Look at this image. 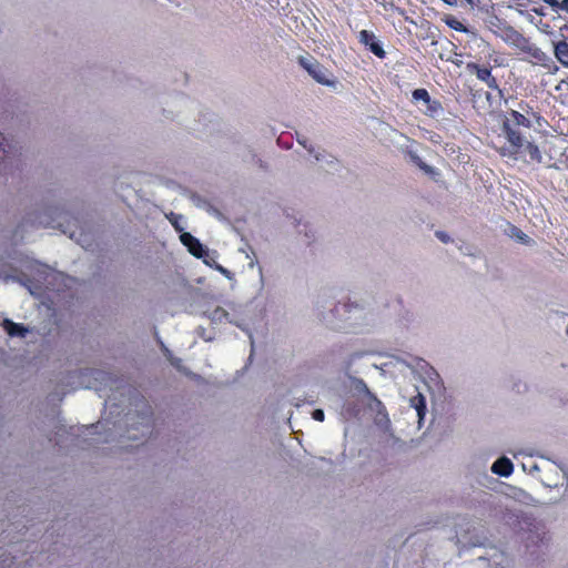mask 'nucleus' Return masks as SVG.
Returning a JSON list of instances; mask_svg holds the SVG:
<instances>
[{
    "label": "nucleus",
    "mask_w": 568,
    "mask_h": 568,
    "mask_svg": "<svg viewBox=\"0 0 568 568\" xmlns=\"http://www.w3.org/2000/svg\"><path fill=\"white\" fill-rule=\"evenodd\" d=\"M503 133L505 134L508 145L500 149V154L503 156L517 159L518 153L525 145L526 138L521 134L519 128L511 126L509 123H503Z\"/></svg>",
    "instance_id": "nucleus-1"
},
{
    "label": "nucleus",
    "mask_w": 568,
    "mask_h": 568,
    "mask_svg": "<svg viewBox=\"0 0 568 568\" xmlns=\"http://www.w3.org/2000/svg\"><path fill=\"white\" fill-rule=\"evenodd\" d=\"M150 420L151 408L143 399H140L136 403V409L134 412L130 409L123 417L125 426H130L136 429L141 427L146 432L150 428Z\"/></svg>",
    "instance_id": "nucleus-2"
},
{
    "label": "nucleus",
    "mask_w": 568,
    "mask_h": 568,
    "mask_svg": "<svg viewBox=\"0 0 568 568\" xmlns=\"http://www.w3.org/2000/svg\"><path fill=\"white\" fill-rule=\"evenodd\" d=\"M567 479L566 470L557 463L546 458L541 466V474L539 475L540 483L546 487H558Z\"/></svg>",
    "instance_id": "nucleus-3"
},
{
    "label": "nucleus",
    "mask_w": 568,
    "mask_h": 568,
    "mask_svg": "<svg viewBox=\"0 0 568 568\" xmlns=\"http://www.w3.org/2000/svg\"><path fill=\"white\" fill-rule=\"evenodd\" d=\"M301 67L318 83L332 85L334 82L329 79V72L318 61L312 57H300Z\"/></svg>",
    "instance_id": "nucleus-4"
},
{
    "label": "nucleus",
    "mask_w": 568,
    "mask_h": 568,
    "mask_svg": "<svg viewBox=\"0 0 568 568\" xmlns=\"http://www.w3.org/2000/svg\"><path fill=\"white\" fill-rule=\"evenodd\" d=\"M226 306L227 307H225V308L227 310V315H226V317H224L225 323L233 324L236 327H239L240 329H242L244 333H246V335L248 336V339H250L251 348L253 351L254 344H255L254 336H253V333L250 329V327L245 324L244 320L241 317L239 307L234 303H227Z\"/></svg>",
    "instance_id": "nucleus-5"
},
{
    "label": "nucleus",
    "mask_w": 568,
    "mask_h": 568,
    "mask_svg": "<svg viewBox=\"0 0 568 568\" xmlns=\"http://www.w3.org/2000/svg\"><path fill=\"white\" fill-rule=\"evenodd\" d=\"M180 240L183 245L187 247V251L195 257L202 258L206 255L207 250L194 237L191 233L183 232L180 235Z\"/></svg>",
    "instance_id": "nucleus-6"
},
{
    "label": "nucleus",
    "mask_w": 568,
    "mask_h": 568,
    "mask_svg": "<svg viewBox=\"0 0 568 568\" xmlns=\"http://www.w3.org/2000/svg\"><path fill=\"white\" fill-rule=\"evenodd\" d=\"M467 70L475 73L476 77L485 82L490 89H498L496 79L491 75L490 69L480 67L476 63H468Z\"/></svg>",
    "instance_id": "nucleus-7"
},
{
    "label": "nucleus",
    "mask_w": 568,
    "mask_h": 568,
    "mask_svg": "<svg viewBox=\"0 0 568 568\" xmlns=\"http://www.w3.org/2000/svg\"><path fill=\"white\" fill-rule=\"evenodd\" d=\"M359 42L363 43L378 58L385 57V51L382 45L376 40V37L373 32L367 30H362L359 32Z\"/></svg>",
    "instance_id": "nucleus-8"
},
{
    "label": "nucleus",
    "mask_w": 568,
    "mask_h": 568,
    "mask_svg": "<svg viewBox=\"0 0 568 568\" xmlns=\"http://www.w3.org/2000/svg\"><path fill=\"white\" fill-rule=\"evenodd\" d=\"M409 406L416 413L418 428H422L424 419H425L426 410H427L426 399H425L424 395L418 393L417 395L413 396L409 399Z\"/></svg>",
    "instance_id": "nucleus-9"
},
{
    "label": "nucleus",
    "mask_w": 568,
    "mask_h": 568,
    "mask_svg": "<svg viewBox=\"0 0 568 568\" xmlns=\"http://www.w3.org/2000/svg\"><path fill=\"white\" fill-rule=\"evenodd\" d=\"M490 470L493 474L501 476V477H509L514 471V465L511 460L506 457H499L490 467Z\"/></svg>",
    "instance_id": "nucleus-10"
},
{
    "label": "nucleus",
    "mask_w": 568,
    "mask_h": 568,
    "mask_svg": "<svg viewBox=\"0 0 568 568\" xmlns=\"http://www.w3.org/2000/svg\"><path fill=\"white\" fill-rule=\"evenodd\" d=\"M503 123H509L511 126H524L526 129L530 128V121L520 112L510 110L503 120Z\"/></svg>",
    "instance_id": "nucleus-11"
},
{
    "label": "nucleus",
    "mask_w": 568,
    "mask_h": 568,
    "mask_svg": "<svg viewBox=\"0 0 568 568\" xmlns=\"http://www.w3.org/2000/svg\"><path fill=\"white\" fill-rule=\"evenodd\" d=\"M1 325L7 334L11 337L18 336L23 338L29 333L28 327L23 326L22 324L14 323L8 318L3 320Z\"/></svg>",
    "instance_id": "nucleus-12"
},
{
    "label": "nucleus",
    "mask_w": 568,
    "mask_h": 568,
    "mask_svg": "<svg viewBox=\"0 0 568 568\" xmlns=\"http://www.w3.org/2000/svg\"><path fill=\"white\" fill-rule=\"evenodd\" d=\"M506 233L509 237L518 241L521 244L529 245L534 243L532 240L526 233H524L520 229H518L515 225L508 224Z\"/></svg>",
    "instance_id": "nucleus-13"
},
{
    "label": "nucleus",
    "mask_w": 568,
    "mask_h": 568,
    "mask_svg": "<svg viewBox=\"0 0 568 568\" xmlns=\"http://www.w3.org/2000/svg\"><path fill=\"white\" fill-rule=\"evenodd\" d=\"M204 315L213 325H220L225 323L224 317L227 315V310L222 306H216L214 310L205 312Z\"/></svg>",
    "instance_id": "nucleus-14"
},
{
    "label": "nucleus",
    "mask_w": 568,
    "mask_h": 568,
    "mask_svg": "<svg viewBox=\"0 0 568 568\" xmlns=\"http://www.w3.org/2000/svg\"><path fill=\"white\" fill-rule=\"evenodd\" d=\"M544 462H546L545 457H540L538 460H528L526 463H523L521 467L524 471L527 474L535 476L539 479V475L541 474V466L544 465Z\"/></svg>",
    "instance_id": "nucleus-15"
},
{
    "label": "nucleus",
    "mask_w": 568,
    "mask_h": 568,
    "mask_svg": "<svg viewBox=\"0 0 568 568\" xmlns=\"http://www.w3.org/2000/svg\"><path fill=\"white\" fill-rule=\"evenodd\" d=\"M554 54L556 59L566 68H568V42L559 41L555 44Z\"/></svg>",
    "instance_id": "nucleus-16"
},
{
    "label": "nucleus",
    "mask_w": 568,
    "mask_h": 568,
    "mask_svg": "<svg viewBox=\"0 0 568 568\" xmlns=\"http://www.w3.org/2000/svg\"><path fill=\"white\" fill-rule=\"evenodd\" d=\"M424 105L425 109L423 112L428 116L436 118L443 112L442 104L432 98L429 99V102H426Z\"/></svg>",
    "instance_id": "nucleus-17"
},
{
    "label": "nucleus",
    "mask_w": 568,
    "mask_h": 568,
    "mask_svg": "<svg viewBox=\"0 0 568 568\" xmlns=\"http://www.w3.org/2000/svg\"><path fill=\"white\" fill-rule=\"evenodd\" d=\"M523 150H525L528 153L530 161H536L538 163L542 161L541 152L539 151L538 146L535 145L534 143L526 140Z\"/></svg>",
    "instance_id": "nucleus-18"
},
{
    "label": "nucleus",
    "mask_w": 568,
    "mask_h": 568,
    "mask_svg": "<svg viewBox=\"0 0 568 568\" xmlns=\"http://www.w3.org/2000/svg\"><path fill=\"white\" fill-rule=\"evenodd\" d=\"M430 95L426 89H416L413 91V100L415 102H423L425 104L426 102H429Z\"/></svg>",
    "instance_id": "nucleus-19"
},
{
    "label": "nucleus",
    "mask_w": 568,
    "mask_h": 568,
    "mask_svg": "<svg viewBox=\"0 0 568 568\" xmlns=\"http://www.w3.org/2000/svg\"><path fill=\"white\" fill-rule=\"evenodd\" d=\"M168 219H169V221L171 222V224L173 225V227L178 232H182L183 233L184 226L182 224V221H183V216L182 215H178V214L171 213L170 215H168Z\"/></svg>",
    "instance_id": "nucleus-20"
},
{
    "label": "nucleus",
    "mask_w": 568,
    "mask_h": 568,
    "mask_svg": "<svg viewBox=\"0 0 568 568\" xmlns=\"http://www.w3.org/2000/svg\"><path fill=\"white\" fill-rule=\"evenodd\" d=\"M300 144H302L311 154L314 155L315 160L317 162L322 161L324 159V154L315 152L314 148L312 145L306 144V139H298L297 140Z\"/></svg>",
    "instance_id": "nucleus-21"
},
{
    "label": "nucleus",
    "mask_w": 568,
    "mask_h": 568,
    "mask_svg": "<svg viewBox=\"0 0 568 568\" xmlns=\"http://www.w3.org/2000/svg\"><path fill=\"white\" fill-rule=\"evenodd\" d=\"M447 24L456 31H463V32L467 31L466 27L459 20H457L455 18L447 20Z\"/></svg>",
    "instance_id": "nucleus-22"
},
{
    "label": "nucleus",
    "mask_w": 568,
    "mask_h": 568,
    "mask_svg": "<svg viewBox=\"0 0 568 568\" xmlns=\"http://www.w3.org/2000/svg\"><path fill=\"white\" fill-rule=\"evenodd\" d=\"M196 334L205 342H212L214 339V334H209L206 328L202 326L197 327Z\"/></svg>",
    "instance_id": "nucleus-23"
},
{
    "label": "nucleus",
    "mask_w": 568,
    "mask_h": 568,
    "mask_svg": "<svg viewBox=\"0 0 568 568\" xmlns=\"http://www.w3.org/2000/svg\"><path fill=\"white\" fill-rule=\"evenodd\" d=\"M9 152V145L8 143H6V140L2 135V133L0 132V160H3L7 154Z\"/></svg>",
    "instance_id": "nucleus-24"
},
{
    "label": "nucleus",
    "mask_w": 568,
    "mask_h": 568,
    "mask_svg": "<svg viewBox=\"0 0 568 568\" xmlns=\"http://www.w3.org/2000/svg\"><path fill=\"white\" fill-rule=\"evenodd\" d=\"M214 268L220 272L223 276H225L227 280H233L234 275L232 272H230L227 268L222 266L221 264H214Z\"/></svg>",
    "instance_id": "nucleus-25"
},
{
    "label": "nucleus",
    "mask_w": 568,
    "mask_h": 568,
    "mask_svg": "<svg viewBox=\"0 0 568 568\" xmlns=\"http://www.w3.org/2000/svg\"><path fill=\"white\" fill-rule=\"evenodd\" d=\"M312 416L317 422H323L325 419V414L323 409H315Z\"/></svg>",
    "instance_id": "nucleus-26"
},
{
    "label": "nucleus",
    "mask_w": 568,
    "mask_h": 568,
    "mask_svg": "<svg viewBox=\"0 0 568 568\" xmlns=\"http://www.w3.org/2000/svg\"><path fill=\"white\" fill-rule=\"evenodd\" d=\"M414 159L417 165L425 172L430 173L433 171V169L429 165L423 163L418 156H414Z\"/></svg>",
    "instance_id": "nucleus-27"
},
{
    "label": "nucleus",
    "mask_w": 568,
    "mask_h": 568,
    "mask_svg": "<svg viewBox=\"0 0 568 568\" xmlns=\"http://www.w3.org/2000/svg\"><path fill=\"white\" fill-rule=\"evenodd\" d=\"M202 258H203V262H204L206 265L211 266V267H214V264H217V263L215 262V260H214V258L209 257V254H207V253H206V255H204V257H202Z\"/></svg>",
    "instance_id": "nucleus-28"
},
{
    "label": "nucleus",
    "mask_w": 568,
    "mask_h": 568,
    "mask_svg": "<svg viewBox=\"0 0 568 568\" xmlns=\"http://www.w3.org/2000/svg\"><path fill=\"white\" fill-rule=\"evenodd\" d=\"M168 358H169V361L171 362L172 365H174L175 367L180 368V365H181V359L180 358L173 357L171 354L168 355Z\"/></svg>",
    "instance_id": "nucleus-29"
},
{
    "label": "nucleus",
    "mask_w": 568,
    "mask_h": 568,
    "mask_svg": "<svg viewBox=\"0 0 568 568\" xmlns=\"http://www.w3.org/2000/svg\"><path fill=\"white\" fill-rule=\"evenodd\" d=\"M554 9H561L566 12H568V0H562L561 2H559L558 6L556 7H552Z\"/></svg>",
    "instance_id": "nucleus-30"
},
{
    "label": "nucleus",
    "mask_w": 568,
    "mask_h": 568,
    "mask_svg": "<svg viewBox=\"0 0 568 568\" xmlns=\"http://www.w3.org/2000/svg\"><path fill=\"white\" fill-rule=\"evenodd\" d=\"M323 320H324L328 325L335 326V322H334V320H333V316H331V315H324V316H323Z\"/></svg>",
    "instance_id": "nucleus-31"
},
{
    "label": "nucleus",
    "mask_w": 568,
    "mask_h": 568,
    "mask_svg": "<svg viewBox=\"0 0 568 568\" xmlns=\"http://www.w3.org/2000/svg\"><path fill=\"white\" fill-rule=\"evenodd\" d=\"M545 3L549 4L551 8L559 4L558 0H542Z\"/></svg>",
    "instance_id": "nucleus-32"
},
{
    "label": "nucleus",
    "mask_w": 568,
    "mask_h": 568,
    "mask_svg": "<svg viewBox=\"0 0 568 568\" xmlns=\"http://www.w3.org/2000/svg\"><path fill=\"white\" fill-rule=\"evenodd\" d=\"M541 55H544L546 58V60H548L552 64V72L554 73L559 70V68L556 64H554V62L551 61L550 58L546 57L544 53H541Z\"/></svg>",
    "instance_id": "nucleus-33"
},
{
    "label": "nucleus",
    "mask_w": 568,
    "mask_h": 568,
    "mask_svg": "<svg viewBox=\"0 0 568 568\" xmlns=\"http://www.w3.org/2000/svg\"><path fill=\"white\" fill-rule=\"evenodd\" d=\"M437 237L443 242H448V236L444 233H437Z\"/></svg>",
    "instance_id": "nucleus-34"
},
{
    "label": "nucleus",
    "mask_w": 568,
    "mask_h": 568,
    "mask_svg": "<svg viewBox=\"0 0 568 568\" xmlns=\"http://www.w3.org/2000/svg\"><path fill=\"white\" fill-rule=\"evenodd\" d=\"M443 1H444L445 3H447V4H450V6H453V4H455V3H456V0H443Z\"/></svg>",
    "instance_id": "nucleus-35"
},
{
    "label": "nucleus",
    "mask_w": 568,
    "mask_h": 568,
    "mask_svg": "<svg viewBox=\"0 0 568 568\" xmlns=\"http://www.w3.org/2000/svg\"><path fill=\"white\" fill-rule=\"evenodd\" d=\"M344 307H345V306H341V307H338V306L334 305V308H333L331 312H333V311L338 312L339 310H343Z\"/></svg>",
    "instance_id": "nucleus-36"
},
{
    "label": "nucleus",
    "mask_w": 568,
    "mask_h": 568,
    "mask_svg": "<svg viewBox=\"0 0 568 568\" xmlns=\"http://www.w3.org/2000/svg\"><path fill=\"white\" fill-rule=\"evenodd\" d=\"M258 272H260V275H261V282H263V268L261 266H258Z\"/></svg>",
    "instance_id": "nucleus-37"
},
{
    "label": "nucleus",
    "mask_w": 568,
    "mask_h": 568,
    "mask_svg": "<svg viewBox=\"0 0 568 568\" xmlns=\"http://www.w3.org/2000/svg\"><path fill=\"white\" fill-rule=\"evenodd\" d=\"M363 387H364V388H365V390L369 394V390H368V388H367L366 384H364V383H363Z\"/></svg>",
    "instance_id": "nucleus-38"
},
{
    "label": "nucleus",
    "mask_w": 568,
    "mask_h": 568,
    "mask_svg": "<svg viewBox=\"0 0 568 568\" xmlns=\"http://www.w3.org/2000/svg\"><path fill=\"white\" fill-rule=\"evenodd\" d=\"M248 266L252 268V267H254V266H255V263H254V262H251V263L248 264Z\"/></svg>",
    "instance_id": "nucleus-39"
}]
</instances>
